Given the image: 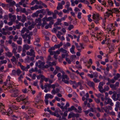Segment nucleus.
Segmentation results:
<instances>
[{
	"label": "nucleus",
	"instance_id": "5",
	"mask_svg": "<svg viewBox=\"0 0 120 120\" xmlns=\"http://www.w3.org/2000/svg\"><path fill=\"white\" fill-rule=\"evenodd\" d=\"M92 16L93 21L96 24H98L100 20L99 15V14L98 13H96L93 14Z\"/></svg>",
	"mask_w": 120,
	"mask_h": 120
},
{
	"label": "nucleus",
	"instance_id": "26",
	"mask_svg": "<svg viewBox=\"0 0 120 120\" xmlns=\"http://www.w3.org/2000/svg\"><path fill=\"white\" fill-rule=\"evenodd\" d=\"M53 24V22H50V23L49 24H46V25L45 26V29H48L49 27L50 28L51 27V24Z\"/></svg>",
	"mask_w": 120,
	"mask_h": 120
},
{
	"label": "nucleus",
	"instance_id": "11",
	"mask_svg": "<svg viewBox=\"0 0 120 120\" xmlns=\"http://www.w3.org/2000/svg\"><path fill=\"white\" fill-rule=\"evenodd\" d=\"M106 101H105L104 104L105 105H107L108 104H109L112 106L113 105V103L112 102V100L109 98H107L105 99Z\"/></svg>",
	"mask_w": 120,
	"mask_h": 120
},
{
	"label": "nucleus",
	"instance_id": "53",
	"mask_svg": "<svg viewBox=\"0 0 120 120\" xmlns=\"http://www.w3.org/2000/svg\"><path fill=\"white\" fill-rule=\"evenodd\" d=\"M82 15V13L81 12H79L78 13L77 17L79 19H80L81 18V15Z\"/></svg>",
	"mask_w": 120,
	"mask_h": 120
},
{
	"label": "nucleus",
	"instance_id": "22",
	"mask_svg": "<svg viewBox=\"0 0 120 120\" xmlns=\"http://www.w3.org/2000/svg\"><path fill=\"white\" fill-rule=\"evenodd\" d=\"M13 83V82H11L8 84L7 86L9 88H13L14 86V84Z\"/></svg>",
	"mask_w": 120,
	"mask_h": 120
},
{
	"label": "nucleus",
	"instance_id": "7",
	"mask_svg": "<svg viewBox=\"0 0 120 120\" xmlns=\"http://www.w3.org/2000/svg\"><path fill=\"white\" fill-rule=\"evenodd\" d=\"M95 31H98L97 33V39L98 38H101L104 35L103 32L98 27H96L95 28Z\"/></svg>",
	"mask_w": 120,
	"mask_h": 120
},
{
	"label": "nucleus",
	"instance_id": "6",
	"mask_svg": "<svg viewBox=\"0 0 120 120\" xmlns=\"http://www.w3.org/2000/svg\"><path fill=\"white\" fill-rule=\"evenodd\" d=\"M108 10L109 11L106 13L105 14V16H109L112 15L113 12L117 13H118L119 12V10L118 9L116 8H114L112 10Z\"/></svg>",
	"mask_w": 120,
	"mask_h": 120
},
{
	"label": "nucleus",
	"instance_id": "45",
	"mask_svg": "<svg viewBox=\"0 0 120 120\" xmlns=\"http://www.w3.org/2000/svg\"><path fill=\"white\" fill-rule=\"evenodd\" d=\"M12 111L11 109L10 108H9L8 109V113H7V115L9 116V114H12Z\"/></svg>",
	"mask_w": 120,
	"mask_h": 120
},
{
	"label": "nucleus",
	"instance_id": "28",
	"mask_svg": "<svg viewBox=\"0 0 120 120\" xmlns=\"http://www.w3.org/2000/svg\"><path fill=\"white\" fill-rule=\"evenodd\" d=\"M26 31L27 33H28L29 32V31L25 27H23L22 29L21 30V32L22 34H24L25 32Z\"/></svg>",
	"mask_w": 120,
	"mask_h": 120
},
{
	"label": "nucleus",
	"instance_id": "50",
	"mask_svg": "<svg viewBox=\"0 0 120 120\" xmlns=\"http://www.w3.org/2000/svg\"><path fill=\"white\" fill-rule=\"evenodd\" d=\"M66 90L68 92L70 93L72 91V90L71 88L69 87H67L66 88Z\"/></svg>",
	"mask_w": 120,
	"mask_h": 120
},
{
	"label": "nucleus",
	"instance_id": "23",
	"mask_svg": "<svg viewBox=\"0 0 120 120\" xmlns=\"http://www.w3.org/2000/svg\"><path fill=\"white\" fill-rule=\"evenodd\" d=\"M63 5L61 4V3H59L58 4L57 6V9L58 10H60V9H63Z\"/></svg>",
	"mask_w": 120,
	"mask_h": 120
},
{
	"label": "nucleus",
	"instance_id": "9",
	"mask_svg": "<svg viewBox=\"0 0 120 120\" xmlns=\"http://www.w3.org/2000/svg\"><path fill=\"white\" fill-rule=\"evenodd\" d=\"M45 62H42L41 61L39 60L38 63L36 62L35 64L36 66H38L39 68H41L45 64Z\"/></svg>",
	"mask_w": 120,
	"mask_h": 120
},
{
	"label": "nucleus",
	"instance_id": "21",
	"mask_svg": "<svg viewBox=\"0 0 120 120\" xmlns=\"http://www.w3.org/2000/svg\"><path fill=\"white\" fill-rule=\"evenodd\" d=\"M62 58H60L59 59H58L59 61V62H61L62 60V59L65 58V56H68V54L67 53L65 54V55L64 54H62Z\"/></svg>",
	"mask_w": 120,
	"mask_h": 120
},
{
	"label": "nucleus",
	"instance_id": "47",
	"mask_svg": "<svg viewBox=\"0 0 120 120\" xmlns=\"http://www.w3.org/2000/svg\"><path fill=\"white\" fill-rule=\"evenodd\" d=\"M20 67L21 69L23 71H27L28 70L26 69V68L23 66V65H21L20 66Z\"/></svg>",
	"mask_w": 120,
	"mask_h": 120
},
{
	"label": "nucleus",
	"instance_id": "38",
	"mask_svg": "<svg viewBox=\"0 0 120 120\" xmlns=\"http://www.w3.org/2000/svg\"><path fill=\"white\" fill-rule=\"evenodd\" d=\"M83 83V81L82 80L80 81L79 82H78L77 83H76V86L78 87L79 86H82V84Z\"/></svg>",
	"mask_w": 120,
	"mask_h": 120
},
{
	"label": "nucleus",
	"instance_id": "4",
	"mask_svg": "<svg viewBox=\"0 0 120 120\" xmlns=\"http://www.w3.org/2000/svg\"><path fill=\"white\" fill-rule=\"evenodd\" d=\"M61 72L62 74V81L66 84H69V78L68 76L65 74L64 72L62 71Z\"/></svg>",
	"mask_w": 120,
	"mask_h": 120
},
{
	"label": "nucleus",
	"instance_id": "43",
	"mask_svg": "<svg viewBox=\"0 0 120 120\" xmlns=\"http://www.w3.org/2000/svg\"><path fill=\"white\" fill-rule=\"evenodd\" d=\"M14 54L16 57V59H18L19 57V54L17 53V52H13Z\"/></svg>",
	"mask_w": 120,
	"mask_h": 120
},
{
	"label": "nucleus",
	"instance_id": "18",
	"mask_svg": "<svg viewBox=\"0 0 120 120\" xmlns=\"http://www.w3.org/2000/svg\"><path fill=\"white\" fill-rule=\"evenodd\" d=\"M54 96L49 94H46L45 96V98L48 99L49 98L52 99L53 97Z\"/></svg>",
	"mask_w": 120,
	"mask_h": 120
},
{
	"label": "nucleus",
	"instance_id": "25",
	"mask_svg": "<svg viewBox=\"0 0 120 120\" xmlns=\"http://www.w3.org/2000/svg\"><path fill=\"white\" fill-rule=\"evenodd\" d=\"M88 84L90 86L94 87V83L90 81H89L87 82Z\"/></svg>",
	"mask_w": 120,
	"mask_h": 120
},
{
	"label": "nucleus",
	"instance_id": "34",
	"mask_svg": "<svg viewBox=\"0 0 120 120\" xmlns=\"http://www.w3.org/2000/svg\"><path fill=\"white\" fill-rule=\"evenodd\" d=\"M76 109L74 106H72L71 107L68 108V111L70 112L74 110H75Z\"/></svg>",
	"mask_w": 120,
	"mask_h": 120
},
{
	"label": "nucleus",
	"instance_id": "31",
	"mask_svg": "<svg viewBox=\"0 0 120 120\" xmlns=\"http://www.w3.org/2000/svg\"><path fill=\"white\" fill-rule=\"evenodd\" d=\"M108 46L110 50L112 51L113 50L114 47L113 45L109 44L108 45Z\"/></svg>",
	"mask_w": 120,
	"mask_h": 120
},
{
	"label": "nucleus",
	"instance_id": "15",
	"mask_svg": "<svg viewBox=\"0 0 120 120\" xmlns=\"http://www.w3.org/2000/svg\"><path fill=\"white\" fill-rule=\"evenodd\" d=\"M47 17L45 16L44 18H43L42 19V21H43V23L42 25V26L44 27L45 24H46L47 23L46 21H47Z\"/></svg>",
	"mask_w": 120,
	"mask_h": 120
},
{
	"label": "nucleus",
	"instance_id": "64",
	"mask_svg": "<svg viewBox=\"0 0 120 120\" xmlns=\"http://www.w3.org/2000/svg\"><path fill=\"white\" fill-rule=\"evenodd\" d=\"M120 105V103L118 101H116V102L115 105L116 106V107H118Z\"/></svg>",
	"mask_w": 120,
	"mask_h": 120
},
{
	"label": "nucleus",
	"instance_id": "46",
	"mask_svg": "<svg viewBox=\"0 0 120 120\" xmlns=\"http://www.w3.org/2000/svg\"><path fill=\"white\" fill-rule=\"evenodd\" d=\"M105 84V83L104 82H101L99 84V85L98 86V88L103 87L102 86L103 85Z\"/></svg>",
	"mask_w": 120,
	"mask_h": 120
},
{
	"label": "nucleus",
	"instance_id": "2",
	"mask_svg": "<svg viewBox=\"0 0 120 120\" xmlns=\"http://www.w3.org/2000/svg\"><path fill=\"white\" fill-rule=\"evenodd\" d=\"M23 115L24 116H19L13 115L11 116V118L13 120H22L24 117H25L26 120L29 118V116L26 114L25 113H23Z\"/></svg>",
	"mask_w": 120,
	"mask_h": 120
},
{
	"label": "nucleus",
	"instance_id": "27",
	"mask_svg": "<svg viewBox=\"0 0 120 120\" xmlns=\"http://www.w3.org/2000/svg\"><path fill=\"white\" fill-rule=\"evenodd\" d=\"M75 72L77 74H79V75L82 79H84L83 77V76H82V75H84V73L83 72H82L81 73H79L78 70L76 71Z\"/></svg>",
	"mask_w": 120,
	"mask_h": 120
},
{
	"label": "nucleus",
	"instance_id": "36",
	"mask_svg": "<svg viewBox=\"0 0 120 120\" xmlns=\"http://www.w3.org/2000/svg\"><path fill=\"white\" fill-rule=\"evenodd\" d=\"M85 42H87L88 41V39L87 36H84L82 39Z\"/></svg>",
	"mask_w": 120,
	"mask_h": 120
},
{
	"label": "nucleus",
	"instance_id": "62",
	"mask_svg": "<svg viewBox=\"0 0 120 120\" xmlns=\"http://www.w3.org/2000/svg\"><path fill=\"white\" fill-rule=\"evenodd\" d=\"M74 28L73 26L71 25H70L68 27V29L69 30H71L72 29Z\"/></svg>",
	"mask_w": 120,
	"mask_h": 120
},
{
	"label": "nucleus",
	"instance_id": "52",
	"mask_svg": "<svg viewBox=\"0 0 120 120\" xmlns=\"http://www.w3.org/2000/svg\"><path fill=\"white\" fill-rule=\"evenodd\" d=\"M26 50H24V49H22V52L21 55L23 57L25 56L26 55Z\"/></svg>",
	"mask_w": 120,
	"mask_h": 120
},
{
	"label": "nucleus",
	"instance_id": "8",
	"mask_svg": "<svg viewBox=\"0 0 120 120\" xmlns=\"http://www.w3.org/2000/svg\"><path fill=\"white\" fill-rule=\"evenodd\" d=\"M10 91L11 93H14L11 95V96L14 97H16L18 96L17 93L19 92L17 90L13 88L12 90H11Z\"/></svg>",
	"mask_w": 120,
	"mask_h": 120
},
{
	"label": "nucleus",
	"instance_id": "57",
	"mask_svg": "<svg viewBox=\"0 0 120 120\" xmlns=\"http://www.w3.org/2000/svg\"><path fill=\"white\" fill-rule=\"evenodd\" d=\"M52 41L54 42H56L57 41L56 37L55 36H52Z\"/></svg>",
	"mask_w": 120,
	"mask_h": 120
},
{
	"label": "nucleus",
	"instance_id": "24",
	"mask_svg": "<svg viewBox=\"0 0 120 120\" xmlns=\"http://www.w3.org/2000/svg\"><path fill=\"white\" fill-rule=\"evenodd\" d=\"M75 116V114L74 113L71 112L68 115V118H70L72 117H74Z\"/></svg>",
	"mask_w": 120,
	"mask_h": 120
},
{
	"label": "nucleus",
	"instance_id": "29",
	"mask_svg": "<svg viewBox=\"0 0 120 120\" xmlns=\"http://www.w3.org/2000/svg\"><path fill=\"white\" fill-rule=\"evenodd\" d=\"M34 48H33L32 49H31L30 50V53L31 54V55L33 57H35V56L34 55L35 52L34 50Z\"/></svg>",
	"mask_w": 120,
	"mask_h": 120
},
{
	"label": "nucleus",
	"instance_id": "3",
	"mask_svg": "<svg viewBox=\"0 0 120 120\" xmlns=\"http://www.w3.org/2000/svg\"><path fill=\"white\" fill-rule=\"evenodd\" d=\"M28 99V97L27 96L25 97V95L24 94L19 95L16 98V100L18 102H20L21 101H22L25 104H29Z\"/></svg>",
	"mask_w": 120,
	"mask_h": 120
},
{
	"label": "nucleus",
	"instance_id": "32",
	"mask_svg": "<svg viewBox=\"0 0 120 120\" xmlns=\"http://www.w3.org/2000/svg\"><path fill=\"white\" fill-rule=\"evenodd\" d=\"M104 70V73L106 75L108 74V71H109V68L108 66H107L106 68V70H105V69H103Z\"/></svg>",
	"mask_w": 120,
	"mask_h": 120
},
{
	"label": "nucleus",
	"instance_id": "41",
	"mask_svg": "<svg viewBox=\"0 0 120 120\" xmlns=\"http://www.w3.org/2000/svg\"><path fill=\"white\" fill-rule=\"evenodd\" d=\"M22 39L21 38H19V40L17 41V42L18 44L21 45L22 44Z\"/></svg>",
	"mask_w": 120,
	"mask_h": 120
},
{
	"label": "nucleus",
	"instance_id": "33",
	"mask_svg": "<svg viewBox=\"0 0 120 120\" xmlns=\"http://www.w3.org/2000/svg\"><path fill=\"white\" fill-rule=\"evenodd\" d=\"M71 46L70 43L69 42H67L66 44L64 45V48L65 49H67L68 46Z\"/></svg>",
	"mask_w": 120,
	"mask_h": 120
},
{
	"label": "nucleus",
	"instance_id": "63",
	"mask_svg": "<svg viewBox=\"0 0 120 120\" xmlns=\"http://www.w3.org/2000/svg\"><path fill=\"white\" fill-rule=\"evenodd\" d=\"M70 59H69L68 58H66V60L69 64L71 63V61L70 60Z\"/></svg>",
	"mask_w": 120,
	"mask_h": 120
},
{
	"label": "nucleus",
	"instance_id": "60",
	"mask_svg": "<svg viewBox=\"0 0 120 120\" xmlns=\"http://www.w3.org/2000/svg\"><path fill=\"white\" fill-rule=\"evenodd\" d=\"M16 73L17 74V75H19V74H21V71L19 69H18L16 71Z\"/></svg>",
	"mask_w": 120,
	"mask_h": 120
},
{
	"label": "nucleus",
	"instance_id": "37",
	"mask_svg": "<svg viewBox=\"0 0 120 120\" xmlns=\"http://www.w3.org/2000/svg\"><path fill=\"white\" fill-rule=\"evenodd\" d=\"M120 77V75L118 73H117L116 75L114 77V79L115 80L117 79L118 78Z\"/></svg>",
	"mask_w": 120,
	"mask_h": 120
},
{
	"label": "nucleus",
	"instance_id": "19",
	"mask_svg": "<svg viewBox=\"0 0 120 120\" xmlns=\"http://www.w3.org/2000/svg\"><path fill=\"white\" fill-rule=\"evenodd\" d=\"M35 21L36 22V23H38V24H37V25H41L42 21L41 19L40 18H38V19H35Z\"/></svg>",
	"mask_w": 120,
	"mask_h": 120
},
{
	"label": "nucleus",
	"instance_id": "17",
	"mask_svg": "<svg viewBox=\"0 0 120 120\" xmlns=\"http://www.w3.org/2000/svg\"><path fill=\"white\" fill-rule=\"evenodd\" d=\"M9 17L10 20L12 21H14L16 19V16L15 15H12L10 14L9 15Z\"/></svg>",
	"mask_w": 120,
	"mask_h": 120
},
{
	"label": "nucleus",
	"instance_id": "54",
	"mask_svg": "<svg viewBox=\"0 0 120 120\" xmlns=\"http://www.w3.org/2000/svg\"><path fill=\"white\" fill-rule=\"evenodd\" d=\"M101 4L104 6L105 7H108V6L106 5V3L105 0H103L102 1L101 3Z\"/></svg>",
	"mask_w": 120,
	"mask_h": 120
},
{
	"label": "nucleus",
	"instance_id": "16",
	"mask_svg": "<svg viewBox=\"0 0 120 120\" xmlns=\"http://www.w3.org/2000/svg\"><path fill=\"white\" fill-rule=\"evenodd\" d=\"M2 30V34L4 35H6L7 34L9 35L11 33L10 32L7 31V32H6L5 31L6 30L5 28H3Z\"/></svg>",
	"mask_w": 120,
	"mask_h": 120
},
{
	"label": "nucleus",
	"instance_id": "59",
	"mask_svg": "<svg viewBox=\"0 0 120 120\" xmlns=\"http://www.w3.org/2000/svg\"><path fill=\"white\" fill-rule=\"evenodd\" d=\"M17 45H16L14 47H13V49L12 50L13 52H16V50L17 49Z\"/></svg>",
	"mask_w": 120,
	"mask_h": 120
},
{
	"label": "nucleus",
	"instance_id": "10",
	"mask_svg": "<svg viewBox=\"0 0 120 120\" xmlns=\"http://www.w3.org/2000/svg\"><path fill=\"white\" fill-rule=\"evenodd\" d=\"M57 62L56 61H55L51 62H49L48 64V65H46L44 67V68H48L49 66H55Z\"/></svg>",
	"mask_w": 120,
	"mask_h": 120
},
{
	"label": "nucleus",
	"instance_id": "61",
	"mask_svg": "<svg viewBox=\"0 0 120 120\" xmlns=\"http://www.w3.org/2000/svg\"><path fill=\"white\" fill-rule=\"evenodd\" d=\"M11 60L12 62H14L16 61V59L14 56H13L12 58L11 59Z\"/></svg>",
	"mask_w": 120,
	"mask_h": 120
},
{
	"label": "nucleus",
	"instance_id": "20",
	"mask_svg": "<svg viewBox=\"0 0 120 120\" xmlns=\"http://www.w3.org/2000/svg\"><path fill=\"white\" fill-rule=\"evenodd\" d=\"M30 48L29 46L27 45H23L22 49L24 50H28Z\"/></svg>",
	"mask_w": 120,
	"mask_h": 120
},
{
	"label": "nucleus",
	"instance_id": "48",
	"mask_svg": "<svg viewBox=\"0 0 120 120\" xmlns=\"http://www.w3.org/2000/svg\"><path fill=\"white\" fill-rule=\"evenodd\" d=\"M26 20V17L24 15L22 16V18L21 20V21L22 22H24L25 20Z\"/></svg>",
	"mask_w": 120,
	"mask_h": 120
},
{
	"label": "nucleus",
	"instance_id": "30",
	"mask_svg": "<svg viewBox=\"0 0 120 120\" xmlns=\"http://www.w3.org/2000/svg\"><path fill=\"white\" fill-rule=\"evenodd\" d=\"M116 92L115 94H114L112 96V98L114 101H116L117 100V98H116Z\"/></svg>",
	"mask_w": 120,
	"mask_h": 120
},
{
	"label": "nucleus",
	"instance_id": "51",
	"mask_svg": "<svg viewBox=\"0 0 120 120\" xmlns=\"http://www.w3.org/2000/svg\"><path fill=\"white\" fill-rule=\"evenodd\" d=\"M115 80L114 79H112L111 80H110L109 79H108V81L109 82H110L111 83H113L115 81Z\"/></svg>",
	"mask_w": 120,
	"mask_h": 120
},
{
	"label": "nucleus",
	"instance_id": "49",
	"mask_svg": "<svg viewBox=\"0 0 120 120\" xmlns=\"http://www.w3.org/2000/svg\"><path fill=\"white\" fill-rule=\"evenodd\" d=\"M99 90L101 93L105 92V90L103 88V87H101L99 88Z\"/></svg>",
	"mask_w": 120,
	"mask_h": 120
},
{
	"label": "nucleus",
	"instance_id": "40",
	"mask_svg": "<svg viewBox=\"0 0 120 120\" xmlns=\"http://www.w3.org/2000/svg\"><path fill=\"white\" fill-rule=\"evenodd\" d=\"M52 60V59L51 58V56L49 55L48 56L47 59V61L46 62V63L48 64L49 63V61H51V60Z\"/></svg>",
	"mask_w": 120,
	"mask_h": 120
},
{
	"label": "nucleus",
	"instance_id": "39",
	"mask_svg": "<svg viewBox=\"0 0 120 120\" xmlns=\"http://www.w3.org/2000/svg\"><path fill=\"white\" fill-rule=\"evenodd\" d=\"M76 57V56L75 55H72L70 56V59L71 61L75 60Z\"/></svg>",
	"mask_w": 120,
	"mask_h": 120
},
{
	"label": "nucleus",
	"instance_id": "44",
	"mask_svg": "<svg viewBox=\"0 0 120 120\" xmlns=\"http://www.w3.org/2000/svg\"><path fill=\"white\" fill-rule=\"evenodd\" d=\"M42 6L41 5L38 6L37 5H36L35 6V10H37L38 9H41L42 8Z\"/></svg>",
	"mask_w": 120,
	"mask_h": 120
},
{
	"label": "nucleus",
	"instance_id": "35",
	"mask_svg": "<svg viewBox=\"0 0 120 120\" xmlns=\"http://www.w3.org/2000/svg\"><path fill=\"white\" fill-rule=\"evenodd\" d=\"M109 38H107V37L106 38L105 40H103V41L101 42V43L102 44H104L105 42H107L108 41H109Z\"/></svg>",
	"mask_w": 120,
	"mask_h": 120
},
{
	"label": "nucleus",
	"instance_id": "56",
	"mask_svg": "<svg viewBox=\"0 0 120 120\" xmlns=\"http://www.w3.org/2000/svg\"><path fill=\"white\" fill-rule=\"evenodd\" d=\"M31 22H30L29 21L27 23H25V27H27L28 26V25H30L31 24Z\"/></svg>",
	"mask_w": 120,
	"mask_h": 120
},
{
	"label": "nucleus",
	"instance_id": "12",
	"mask_svg": "<svg viewBox=\"0 0 120 120\" xmlns=\"http://www.w3.org/2000/svg\"><path fill=\"white\" fill-rule=\"evenodd\" d=\"M114 26H113V24L111 23L108 25L107 28V30L108 31H110L112 30V29L115 28Z\"/></svg>",
	"mask_w": 120,
	"mask_h": 120
},
{
	"label": "nucleus",
	"instance_id": "14",
	"mask_svg": "<svg viewBox=\"0 0 120 120\" xmlns=\"http://www.w3.org/2000/svg\"><path fill=\"white\" fill-rule=\"evenodd\" d=\"M75 46L74 45H72L71 48L70 49V52L72 54H75Z\"/></svg>",
	"mask_w": 120,
	"mask_h": 120
},
{
	"label": "nucleus",
	"instance_id": "55",
	"mask_svg": "<svg viewBox=\"0 0 120 120\" xmlns=\"http://www.w3.org/2000/svg\"><path fill=\"white\" fill-rule=\"evenodd\" d=\"M7 61L6 60H1L0 62V65H1L3 64H6L7 62Z\"/></svg>",
	"mask_w": 120,
	"mask_h": 120
},
{
	"label": "nucleus",
	"instance_id": "58",
	"mask_svg": "<svg viewBox=\"0 0 120 120\" xmlns=\"http://www.w3.org/2000/svg\"><path fill=\"white\" fill-rule=\"evenodd\" d=\"M61 75L60 73H58L57 75V76L58 77V79L60 80L61 79Z\"/></svg>",
	"mask_w": 120,
	"mask_h": 120
},
{
	"label": "nucleus",
	"instance_id": "42",
	"mask_svg": "<svg viewBox=\"0 0 120 120\" xmlns=\"http://www.w3.org/2000/svg\"><path fill=\"white\" fill-rule=\"evenodd\" d=\"M107 2L109 4V5L110 6H112L113 5V2L111 0H108L107 1Z\"/></svg>",
	"mask_w": 120,
	"mask_h": 120
},
{
	"label": "nucleus",
	"instance_id": "13",
	"mask_svg": "<svg viewBox=\"0 0 120 120\" xmlns=\"http://www.w3.org/2000/svg\"><path fill=\"white\" fill-rule=\"evenodd\" d=\"M36 24L34 22H31V24L29 25L28 27V29L29 30H31L34 27V26Z\"/></svg>",
	"mask_w": 120,
	"mask_h": 120
},
{
	"label": "nucleus",
	"instance_id": "1",
	"mask_svg": "<svg viewBox=\"0 0 120 120\" xmlns=\"http://www.w3.org/2000/svg\"><path fill=\"white\" fill-rule=\"evenodd\" d=\"M55 49V48L54 47H52L49 49L48 51L50 55H54V58L56 60L57 59L58 55L60 54V52L65 54L67 53V51L62 48H61L59 50L56 51H54Z\"/></svg>",
	"mask_w": 120,
	"mask_h": 120
}]
</instances>
